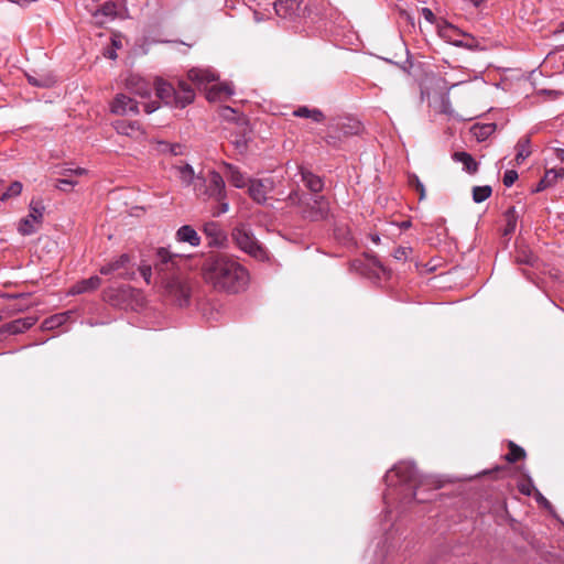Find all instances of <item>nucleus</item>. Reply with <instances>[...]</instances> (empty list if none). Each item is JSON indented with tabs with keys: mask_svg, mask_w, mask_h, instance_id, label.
Returning <instances> with one entry per match:
<instances>
[{
	"mask_svg": "<svg viewBox=\"0 0 564 564\" xmlns=\"http://www.w3.org/2000/svg\"><path fill=\"white\" fill-rule=\"evenodd\" d=\"M154 86L156 96L166 105L175 108H185L195 99L194 89L184 80H178L177 86L175 87L163 79H156Z\"/></svg>",
	"mask_w": 564,
	"mask_h": 564,
	"instance_id": "obj_4",
	"label": "nucleus"
},
{
	"mask_svg": "<svg viewBox=\"0 0 564 564\" xmlns=\"http://www.w3.org/2000/svg\"><path fill=\"white\" fill-rule=\"evenodd\" d=\"M121 278H124V279H130L131 275L127 274V273H120L119 274Z\"/></svg>",
	"mask_w": 564,
	"mask_h": 564,
	"instance_id": "obj_54",
	"label": "nucleus"
},
{
	"mask_svg": "<svg viewBox=\"0 0 564 564\" xmlns=\"http://www.w3.org/2000/svg\"><path fill=\"white\" fill-rule=\"evenodd\" d=\"M476 7L479 6L485 0H470Z\"/></svg>",
	"mask_w": 564,
	"mask_h": 564,
	"instance_id": "obj_53",
	"label": "nucleus"
},
{
	"mask_svg": "<svg viewBox=\"0 0 564 564\" xmlns=\"http://www.w3.org/2000/svg\"><path fill=\"white\" fill-rule=\"evenodd\" d=\"M159 108V105L156 102H147L144 104V111L147 113H152L153 111H155L156 109Z\"/></svg>",
	"mask_w": 564,
	"mask_h": 564,
	"instance_id": "obj_48",
	"label": "nucleus"
},
{
	"mask_svg": "<svg viewBox=\"0 0 564 564\" xmlns=\"http://www.w3.org/2000/svg\"><path fill=\"white\" fill-rule=\"evenodd\" d=\"M187 78L194 83L197 88L205 87L206 85L217 80L216 74L210 69L192 68L187 73Z\"/></svg>",
	"mask_w": 564,
	"mask_h": 564,
	"instance_id": "obj_12",
	"label": "nucleus"
},
{
	"mask_svg": "<svg viewBox=\"0 0 564 564\" xmlns=\"http://www.w3.org/2000/svg\"><path fill=\"white\" fill-rule=\"evenodd\" d=\"M183 256L163 247L158 248L154 253V285L164 297L180 307L187 306L192 295L189 282L180 268Z\"/></svg>",
	"mask_w": 564,
	"mask_h": 564,
	"instance_id": "obj_1",
	"label": "nucleus"
},
{
	"mask_svg": "<svg viewBox=\"0 0 564 564\" xmlns=\"http://www.w3.org/2000/svg\"><path fill=\"white\" fill-rule=\"evenodd\" d=\"M101 285V279L97 275L78 281L69 289V294L77 295L97 290Z\"/></svg>",
	"mask_w": 564,
	"mask_h": 564,
	"instance_id": "obj_16",
	"label": "nucleus"
},
{
	"mask_svg": "<svg viewBox=\"0 0 564 564\" xmlns=\"http://www.w3.org/2000/svg\"><path fill=\"white\" fill-rule=\"evenodd\" d=\"M109 57L115 58L116 57V53L115 52H110Z\"/></svg>",
	"mask_w": 564,
	"mask_h": 564,
	"instance_id": "obj_56",
	"label": "nucleus"
},
{
	"mask_svg": "<svg viewBox=\"0 0 564 564\" xmlns=\"http://www.w3.org/2000/svg\"><path fill=\"white\" fill-rule=\"evenodd\" d=\"M412 252L411 247L399 246L393 251V258L398 261H406Z\"/></svg>",
	"mask_w": 564,
	"mask_h": 564,
	"instance_id": "obj_40",
	"label": "nucleus"
},
{
	"mask_svg": "<svg viewBox=\"0 0 564 564\" xmlns=\"http://www.w3.org/2000/svg\"><path fill=\"white\" fill-rule=\"evenodd\" d=\"M516 163L520 165L531 154V140L529 137H522L516 145Z\"/></svg>",
	"mask_w": 564,
	"mask_h": 564,
	"instance_id": "obj_27",
	"label": "nucleus"
},
{
	"mask_svg": "<svg viewBox=\"0 0 564 564\" xmlns=\"http://www.w3.org/2000/svg\"><path fill=\"white\" fill-rule=\"evenodd\" d=\"M231 237L236 246L251 257L259 260H263L267 257L265 250L247 227L239 226L234 228Z\"/></svg>",
	"mask_w": 564,
	"mask_h": 564,
	"instance_id": "obj_6",
	"label": "nucleus"
},
{
	"mask_svg": "<svg viewBox=\"0 0 564 564\" xmlns=\"http://www.w3.org/2000/svg\"><path fill=\"white\" fill-rule=\"evenodd\" d=\"M194 188L197 196H206L216 200H225L226 198L225 181L221 174L216 171L209 173L207 181L197 177Z\"/></svg>",
	"mask_w": 564,
	"mask_h": 564,
	"instance_id": "obj_7",
	"label": "nucleus"
},
{
	"mask_svg": "<svg viewBox=\"0 0 564 564\" xmlns=\"http://www.w3.org/2000/svg\"><path fill=\"white\" fill-rule=\"evenodd\" d=\"M177 170L180 178L184 184L189 185L194 183L195 174L193 167L189 164L178 166Z\"/></svg>",
	"mask_w": 564,
	"mask_h": 564,
	"instance_id": "obj_36",
	"label": "nucleus"
},
{
	"mask_svg": "<svg viewBox=\"0 0 564 564\" xmlns=\"http://www.w3.org/2000/svg\"><path fill=\"white\" fill-rule=\"evenodd\" d=\"M301 2L299 0H280L274 3V10L281 18H288L295 14L300 10Z\"/></svg>",
	"mask_w": 564,
	"mask_h": 564,
	"instance_id": "obj_20",
	"label": "nucleus"
},
{
	"mask_svg": "<svg viewBox=\"0 0 564 564\" xmlns=\"http://www.w3.org/2000/svg\"><path fill=\"white\" fill-rule=\"evenodd\" d=\"M110 111L116 116H127L139 113L138 102L126 94H117L110 104Z\"/></svg>",
	"mask_w": 564,
	"mask_h": 564,
	"instance_id": "obj_9",
	"label": "nucleus"
},
{
	"mask_svg": "<svg viewBox=\"0 0 564 564\" xmlns=\"http://www.w3.org/2000/svg\"><path fill=\"white\" fill-rule=\"evenodd\" d=\"M556 154H557V158L561 159L562 161H564V150L563 149H557L556 150Z\"/></svg>",
	"mask_w": 564,
	"mask_h": 564,
	"instance_id": "obj_51",
	"label": "nucleus"
},
{
	"mask_svg": "<svg viewBox=\"0 0 564 564\" xmlns=\"http://www.w3.org/2000/svg\"><path fill=\"white\" fill-rule=\"evenodd\" d=\"M421 13L427 22H430V23L435 22V20H436L435 14L433 13V11L430 8H426V7L422 8Z\"/></svg>",
	"mask_w": 564,
	"mask_h": 564,
	"instance_id": "obj_47",
	"label": "nucleus"
},
{
	"mask_svg": "<svg viewBox=\"0 0 564 564\" xmlns=\"http://www.w3.org/2000/svg\"><path fill=\"white\" fill-rule=\"evenodd\" d=\"M393 478H397L398 482L401 485H406L412 491V498L424 502L427 501L429 498H417L416 489L422 484L421 477L419 475L417 468L414 464L402 462L397 464L386 476V479L389 484H394Z\"/></svg>",
	"mask_w": 564,
	"mask_h": 564,
	"instance_id": "obj_5",
	"label": "nucleus"
},
{
	"mask_svg": "<svg viewBox=\"0 0 564 564\" xmlns=\"http://www.w3.org/2000/svg\"><path fill=\"white\" fill-rule=\"evenodd\" d=\"M113 129L118 134L140 140L144 137L145 131L142 129L138 121H127L123 119L116 120L112 123Z\"/></svg>",
	"mask_w": 564,
	"mask_h": 564,
	"instance_id": "obj_10",
	"label": "nucleus"
},
{
	"mask_svg": "<svg viewBox=\"0 0 564 564\" xmlns=\"http://www.w3.org/2000/svg\"><path fill=\"white\" fill-rule=\"evenodd\" d=\"M286 200L290 206L297 208V213L304 220L322 221L330 214L329 200L323 195H308L294 189Z\"/></svg>",
	"mask_w": 564,
	"mask_h": 564,
	"instance_id": "obj_3",
	"label": "nucleus"
},
{
	"mask_svg": "<svg viewBox=\"0 0 564 564\" xmlns=\"http://www.w3.org/2000/svg\"><path fill=\"white\" fill-rule=\"evenodd\" d=\"M362 129L361 123L358 120L347 119L346 122L340 124V131L344 135L358 134Z\"/></svg>",
	"mask_w": 564,
	"mask_h": 564,
	"instance_id": "obj_31",
	"label": "nucleus"
},
{
	"mask_svg": "<svg viewBox=\"0 0 564 564\" xmlns=\"http://www.w3.org/2000/svg\"><path fill=\"white\" fill-rule=\"evenodd\" d=\"M525 457V452L522 447L518 446L513 442L509 443V453L506 455V459L509 463H516Z\"/></svg>",
	"mask_w": 564,
	"mask_h": 564,
	"instance_id": "obj_32",
	"label": "nucleus"
},
{
	"mask_svg": "<svg viewBox=\"0 0 564 564\" xmlns=\"http://www.w3.org/2000/svg\"><path fill=\"white\" fill-rule=\"evenodd\" d=\"M535 258L534 256L531 253V252H523V253H519L517 256V262L518 263H523V264H533Z\"/></svg>",
	"mask_w": 564,
	"mask_h": 564,
	"instance_id": "obj_45",
	"label": "nucleus"
},
{
	"mask_svg": "<svg viewBox=\"0 0 564 564\" xmlns=\"http://www.w3.org/2000/svg\"><path fill=\"white\" fill-rule=\"evenodd\" d=\"M300 174L302 182L313 193L312 195H318L324 187L322 178L304 167H300Z\"/></svg>",
	"mask_w": 564,
	"mask_h": 564,
	"instance_id": "obj_17",
	"label": "nucleus"
},
{
	"mask_svg": "<svg viewBox=\"0 0 564 564\" xmlns=\"http://www.w3.org/2000/svg\"><path fill=\"white\" fill-rule=\"evenodd\" d=\"M411 227V221L410 220H405L401 224V228L402 229H408Z\"/></svg>",
	"mask_w": 564,
	"mask_h": 564,
	"instance_id": "obj_52",
	"label": "nucleus"
},
{
	"mask_svg": "<svg viewBox=\"0 0 564 564\" xmlns=\"http://www.w3.org/2000/svg\"><path fill=\"white\" fill-rule=\"evenodd\" d=\"M118 14V6L115 1L107 0L102 2L94 12V18L98 24H104L109 20H113Z\"/></svg>",
	"mask_w": 564,
	"mask_h": 564,
	"instance_id": "obj_13",
	"label": "nucleus"
},
{
	"mask_svg": "<svg viewBox=\"0 0 564 564\" xmlns=\"http://www.w3.org/2000/svg\"><path fill=\"white\" fill-rule=\"evenodd\" d=\"M113 292H115V290L109 289V290H106V291L104 292V294H105V299H107V300L111 301V303H112V304H116V303L112 301V293H113Z\"/></svg>",
	"mask_w": 564,
	"mask_h": 564,
	"instance_id": "obj_50",
	"label": "nucleus"
},
{
	"mask_svg": "<svg viewBox=\"0 0 564 564\" xmlns=\"http://www.w3.org/2000/svg\"><path fill=\"white\" fill-rule=\"evenodd\" d=\"M268 189L269 187L261 180H251L249 182V195L258 204L265 203Z\"/></svg>",
	"mask_w": 564,
	"mask_h": 564,
	"instance_id": "obj_19",
	"label": "nucleus"
},
{
	"mask_svg": "<svg viewBox=\"0 0 564 564\" xmlns=\"http://www.w3.org/2000/svg\"><path fill=\"white\" fill-rule=\"evenodd\" d=\"M220 203L219 205V210L217 213H215L214 215H220V214H224L228 210V204L224 200H218Z\"/></svg>",
	"mask_w": 564,
	"mask_h": 564,
	"instance_id": "obj_49",
	"label": "nucleus"
},
{
	"mask_svg": "<svg viewBox=\"0 0 564 564\" xmlns=\"http://www.w3.org/2000/svg\"><path fill=\"white\" fill-rule=\"evenodd\" d=\"M518 180V173L514 170H508L505 172L503 175V185L507 187H510L514 184V182Z\"/></svg>",
	"mask_w": 564,
	"mask_h": 564,
	"instance_id": "obj_42",
	"label": "nucleus"
},
{
	"mask_svg": "<svg viewBox=\"0 0 564 564\" xmlns=\"http://www.w3.org/2000/svg\"><path fill=\"white\" fill-rule=\"evenodd\" d=\"M68 317V313H61L46 318L43 323L46 329H53L62 326Z\"/></svg>",
	"mask_w": 564,
	"mask_h": 564,
	"instance_id": "obj_35",
	"label": "nucleus"
},
{
	"mask_svg": "<svg viewBox=\"0 0 564 564\" xmlns=\"http://www.w3.org/2000/svg\"><path fill=\"white\" fill-rule=\"evenodd\" d=\"M160 145L162 147L161 151H163V152H170L173 155H180L183 153L181 144H177V143L171 144L167 142H160Z\"/></svg>",
	"mask_w": 564,
	"mask_h": 564,
	"instance_id": "obj_41",
	"label": "nucleus"
},
{
	"mask_svg": "<svg viewBox=\"0 0 564 564\" xmlns=\"http://www.w3.org/2000/svg\"><path fill=\"white\" fill-rule=\"evenodd\" d=\"M139 272L142 275V278L144 279L147 284H149V285L154 284V280H155L154 264L153 265L142 264L139 267Z\"/></svg>",
	"mask_w": 564,
	"mask_h": 564,
	"instance_id": "obj_38",
	"label": "nucleus"
},
{
	"mask_svg": "<svg viewBox=\"0 0 564 564\" xmlns=\"http://www.w3.org/2000/svg\"><path fill=\"white\" fill-rule=\"evenodd\" d=\"M293 116L299 118H307L314 122H323L325 120V115L322 110L317 108H308L306 106L296 108L293 111Z\"/></svg>",
	"mask_w": 564,
	"mask_h": 564,
	"instance_id": "obj_24",
	"label": "nucleus"
},
{
	"mask_svg": "<svg viewBox=\"0 0 564 564\" xmlns=\"http://www.w3.org/2000/svg\"><path fill=\"white\" fill-rule=\"evenodd\" d=\"M202 275L214 290L229 294L243 292L250 282L248 270L237 259L224 253L207 257Z\"/></svg>",
	"mask_w": 564,
	"mask_h": 564,
	"instance_id": "obj_2",
	"label": "nucleus"
},
{
	"mask_svg": "<svg viewBox=\"0 0 564 564\" xmlns=\"http://www.w3.org/2000/svg\"><path fill=\"white\" fill-rule=\"evenodd\" d=\"M230 141L238 152L242 153L247 150L248 139L245 133L231 135Z\"/></svg>",
	"mask_w": 564,
	"mask_h": 564,
	"instance_id": "obj_39",
	"label": "nucleus"
},
{
	"mask_svg": "<svg viewBox=\"0 0 564 564\" xmlns=\"http://www.w3.org/2000/svg\"><path fill=\"white\" fill-rule=\"evenodd\" d=\"M86 173L85 169H63L59 174L64 176L63 178H72L73 175H83Z\"/></svg>",
	"mask_w": 564,
	"mask_h": 564,
	"instance_id": "obj_43",
	"label": "nucleus"
},
{
	"mask_svg": "<svg viewBox=\"0 0 564 564\" xmlns=\"http://www.w3.org/2000/svg\"><path fill=\"white\" fill-rule=\"evenodd\" d=\"M455 162H459L463 164L464 170L469 174H475L478 171V163L476 160L465 151L454 152L452 155Z\"/></svg>",
	"mask_w": 564,
	"mask_h": 564,
	"instance_id": "obj_22",
	"label": "nucleus"
},
{
	"mask_svg": "<svg viewBox=\"0 0 564 564\" xmlns=\"http://www.w3.org/2000/svg\"><path fill=\"white\" fill-rule=\"evenodd\" d=\"M231 94H232V89L230 88V86H228L226 84H220V85H215L209 89L207 98L209 100H214L217 98H221L223 96H226V97L230 96Z\"/></svg>",
	"mask_w": 564,
	"mask_h": 564,
	"instance_id": "obj_30",
	"label": "nucleus"
},
{
	"mask_svg": "<svg viewBox=\"0 0 564 564\" xmlns=\"http://www.w3.org/2000/svg\"><path fill=\"white\" fill-rule=\"evenodd\" d=\"M221 165L225 169V175L231 185L237 188H243L247 186L248 180L237 166L227 162H223Z\"/></svg>",
	"mask_w": 564,
	"mask_h": 564,
	"instance_id": "obj_15",
	"label": "nucleus"
},
{
	"mask_svg": "<svg viewBox=\"0 0 564 564\" xmlns=\"http://www.w3.org/2000/svg\"><path fill=\"white\" fill-rule=\"evenodd\" d=\"M36 323V318L29 316L18 318L7 325V330L11 334H20L32 327Z\"/></svg>",
	"mask_w": 564,
	"mask_h": 564,
	"instance_id": "obj_26",
	"label": "nucleus"
},
{
	"mask_svg": "<svg viewBox=\"0 0 564 564\" xmlns=\"http://www.w3.org/2000/svg\"><path fill=\"white\" fill-rule=\"evenodd\" d=\"M563 176H564V169H561L560 171H556V170L546 171L543 178L538 183L534 192L544 191L546 187L553 185L556 182L557 177H563Z\"/></svg>",
	"mask_w": 564,
	"mask_h": 564,
	"instance_id": "obj_28",
	"label": "nucleus"
},
{
	"mask_svg": "<svg viewBox=\"0 0 564 564\" xmlns=\"http://www.w3.org/2000/svg\"><path fill=\"white\" fill-rule=\"evenodd\" d=\"M130 262V257L127 253H122L118 258L113 259L109 263L102 265L100 268V273L104 275L111 274L113 272H117L121 269H124L127 264Z\"/></svg>",
	"mask_w": 564,
	"mask_h": 564,
	"instance_id": "obj_23",
	"label": "nucleus"
},
{
	"mask_svg": "<svg viewBox=\"0 0 564 564\" xmlns=\"http://www.w3.org/2000/svg\"><path fill=\"white\" fill-rule=\"evenodd\" d=\"M505 218H506L507 224H506V228L503 230V235L507 236V235L512 234L517 226V213H516L514 207H510L505 213Z\"/></svg>",
	"mask_w": 564,
	"mask_h": 564,
	"instance_id": "obj_34",
	"label": "nucleus"
},
{
	"mask_svg": "<svg viewBox=\"0 0 564 564\" xmlns=\"http://www.w3.org/2000/svg\"><path fill=\"white\" fill-rule=\"evenodd\" d=\"M410 182L415 186V189L419 192V198L422 200L425 197L424 185L421 183L417 176H413Z\"/></svg>",
	"mask_w": 564,
	"mask_h": 564,
	"instance_id": "obj_44",
	"label": "nucleus"
},
{
	"mask_svg": "<svg viewBox=\"0 0 564 564\" xmlns=\"http://www.w3.org/2000/svg\"><path fill=\"white\" fill-rule=\"evenodd\" d=\"M495 131H496L495 123H484V124L477 123L470 128V133L478 142L487 140Z\"/></svg>",
	"mask_w": 564,
	"mask_h": 564,
	"instance_id": "obj_25",
	"label": "nucleus"
},
{
	"mask_svg": "<svg viewBox=\"0 0 564 564\" xmlns=\"http://www.w3.org/2000/svg\"><path fill=\"white\" fill-rule=\"evenodd\" d=\"M77 184L76 181H73L72 178H59L57 180L56 182V188L58 189H62V191H66V186H69V187H73Z\"/></svg>",
	"mask_w": 564,
	"mask_h": 564,
	"instance_id": "obj_46",
	"label": "nucleus"
},
{
	"mask_svg": "<svg viewBox=\"0 0 564 564\" xmlns=\"http://www.w3.org/2000/svg\"><path fill=\"white\" fill-rule=\"evenodd\" d=\"M176 240L178 242H187L193 247H197L200 243V237L197 231L189 225L180 227L176 231Z\"/></svg>",
	"mask_w": 564,
	"mask_h": 564,
	"instance_id": "obj_18",
	"label": "nucleus"
},
{
	"mask_svg": "<svg viewBox=\"0 0 564 564\" xmlns=\"http://www.w3.org/2000/svg\"><path fill=\"white\" fill-rule=\"evenodd\" d=\"M117 291L124 293L126 292V288H120Z\"/></svg>",
	"mask_w": 564,
	"mask_h": 564,
	"instance_id": "obj_57",
	"label": "nucleus"
},
{
	"mask_svg": "<svg viewBox=\"0 0 564 564\" xmlns=\"http://www.w3.org/2000/svg\"><path fill=\"white\" fill-rule=\"evenodd\" d=\"M372 241L378 243L380 241V238L378 236L372 237Z\"/></svg>",
	"mask_w": 564,
	"mask_h": 564,
	"instance_id": "obj_55",
	"label": "nucleus"
},
{
	"mask_svg": "<svg viewBox=\"0 0 564 564\" xmlns=\"http://www.w3.org/2000/svg\"><path fill=\"white\" fill-rule=\"evenodd\" d=\"M28 80L31 85L36 87L48 88L55 84V77L53 75H41L39 77L33 75H28Z\"/></svg>",
	"mask_w": 564,
	"mask_h": 564,
	"instance_id": "obj_29",
	"label": "nucleus"
},
{
	"mask_svg": "<svg viewBox=\"0 0 564 564\" xmlns=\"http://www.w3.org/2000/svg\"><path fill=\"white\" fill-rule=\"evenodd\" d=\"M492 189L489 185L475 186L473 188V199L475 203H482L490 197Z\"/></svg>",
	"mask_w": 564,
	"mask_h": 564,
	"instance_id": "obj_33",
	"label": "nucleus"
},
{
	"mask_svg": "<svg viewBox=\"0 0 564 564\" xmlns=\"http://www.w3.org/2000/svg\"><path fill=\"white\" fill-rule=\"evenodd\" d=\"M23 188V185L19 181H14L11 183V185L8 187V189L1 195L0 199L2 202H6L12 197H17L21 194Z\"/></svg>",
	"mask_w": 564,
	"mask_h": 564,
	"instance_id": "obj_37",
	"label": "nucleus"
},
{
	"mask_svg": "<svg viewBox=\"0 0 564 564\" xmlns=\"http://www.w3.org/2000/svg\"><path fill=\"white\" fill-rule=\"evenodd\" d=\"M127 89L137 96L147 98L151 95L153 86L142 77L131 75L126 80Z\"/></svg>",
	"mask_w": 564,
	"mask_h": 564,
	"instance_id": "obj_11",
	"label": "nucleus"
},
{
	"mask_svg": "<svg viewBox=\"0 0 564 564\" xmlns=\"http://www.w3.org/2000/svg\"><path fill=\"white\" fill-rule=\"evenodd\" d=\"M29 207V215L21 219L19 224V231L23 236H29L35 232L36 228L42 224L45 210L42 200L32 199Z\"/></svg>",
	"mask_w": 564,
	"mask_h": 564,
	"instance_id": "obj_8",
	"label": "nucleus"
},
{
	"mask_svg": "<svg viewBox=\"0 0 564 564\" xmlns=\"http://www.w3.org/2000/svg\"><path fill=\"white\" fill-rule=\"evenodd\" d=\"M438 34L442 39H444L446 42L459 45L462 43L460 37L464 35V33L460 32V30L446 21H442L437 24Z\"/></svg>",
	"mask_w": 564,
	"mask_h": 564,
	"instance_id": "obj_14",
	"label": "nucleus"
},
{
	"mask_svg": "<svg viewBox=\"0 0 564 564\" xmlns=\"http://www.w3.org/2000/svg\"><path fill=\"white\" fill-rule=\"evenodd\" d=\"M204 232L207 237L212 238V241L209 245L220 246L224 240L226 239V236L218 223L209 221L206 223L203 227Z\"/></svg>",
	"mask_w": 564,
	"mask_h": 564,
	"instance_id": "obj_21",
	"label": "nucleus"
}]
</instances>
